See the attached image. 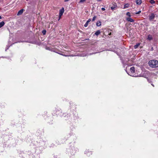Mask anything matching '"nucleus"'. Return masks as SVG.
I'll return each mask as SVG.
<instances>
[{
  "label": "nucleus",
  "instance_id": "nucleus-5",
  "mask_svg": "<svg viewBox=\"0 0 158 158\" xmlns=\"http://www.w3.org/2000/svg\"><path fill=\"white\" fill-rule=\"evenodd\" d=\"M150 74V73L148 71H145L144 73L142 75H139L137 77H143L146 78L147 76Z\"/></svg>",
  "mask_w": 158,
  "mask_h": 158
},
{
  "label": "nucleus",
  "instance_id": "nucleus-35",
  "mask_svg": "<svg viewBox=\"0 0 158 158\" xmlns=\"http://www.w3.org/2000/svg\"><path fill=\"white\" fill-rule=\"evenodd\" d=\"M66 52H70V51H66Z\"/></svg>",
  "mask_w": 158,
  "mask_h": 158
},
{
  "label": "nucleus",
  "instance_id": "nucleus-37",
  "mask_svg": "<svg viewBox=\"0 0 158 158\" xmlns=\"http://www.w3.org/2000/svg\"><path fill=\"white\" fill-rule=\"evenodd\" d=\"M152 85L153 86H154V85L152 84Z\"/></svg>",
  "mask_w": 158,
  "mask_h": 158
},
{
  "label": "nucleus",
  "instance_id": "nucleus-11",
  "mask_svg": "<svg viewBox=\"0 0 158 158\" xmlns=\"http://www.w3.org/2000/svg\"><path fill=\"white\" fill-rule=\"evenodd\" d=\"M24 10L23 9H21L18 12L17 15L19 16L22 15Z\"/></svg>",
  "mask_w": 158,
  "mask_h": 158
},
{
  "label": "nucleus",
  "instance_id": "nucleus-24",
  "mask_svg": "<svg viewBox=\"0 0 158 158\" xmlns=\"http://www.w3.org/2000/svg\"><path fill=\"white\" fill-rule=\"evenodd\" d=\"M126 15L128 16L129 17H130L131 16V14H130V13L129 12H127V13H126Z\"/></svg>",
  "mask_w": 158,
  "mask_h": 158
},
{
  "label": "nucleus",
  "instance_id": "nucleus-26",
  "mask_svg": "<svg viewBox=\"0 0 158 158\" xmlns=\"http://www.w3.org/2000/svg\"><path fill=\"white\" fill-rule=\"evenodd\" d=\"M85 0H81L79 2V3H83V2H85Z\"/></svg>",
  "mask_w": 158,
  "mask_h": 158
},
{
  "label": "nucleus",
  "instance_id": "nucleus-28",
  "mask_svg": "<svg viewBox=\"0 0 158 158\" xmlns=\"http://www.w3.org/2000/svg\"><path fill=\"white\" fill-rule=\"evenodd\" d=\"M96 18V17L95 16H94L92 19V21H94Z\"/></svg>",
  "mask_w": 158,
  "mask_h": 158
},
{
  "label": "nucleus",
  "instance_id": "nucleus-32",
  "mask_svg": "<svg viewBox=\"0 0 158 158\" xmlns=\"http://www.w3.org/2000/svg\"><path fill=\"white\" fill-rule=\"evenodd\" d=\"M69 0H64V2H68V1H69Z\"/></svg>",
  "mask_w": 158,
  "mask_h": 158
},
{
  "label": "nucleus",
  "instance_id": "nucleus-8",
  "mask_svg": "<svg viewBox=\"0 0 158 158\" xmlns=\"http://www.w3.org/2000/svg\"><path fill=\"white\" fill-rule=\"evenodd\" d=\"M64 12V8L62 7L59 10V15H60V16H62Z\"/></svg>",
  "mask_w": 158,
  "mask_h": 158
},
{
  "label": "nucleus",
  "instance_id": "nucleus-33",
  "mask_svg": "<svg viewBox=\"0 0 158 158\" xmlns=\"http://www.w3.org/2000/svg\"><path fill=\"white\" fill-rule=\"evenodd\" d=\"M98 2H100L102 0H96Z\"/></svg>",
  "mask_w": 158,
  "mask_h": 158
},
{
  "label": "nucleus",
  "instance_id": "nucleus-23",
  "mask_svg": "<svg viewBox=\"0 0 158 158\" xmlns=\"http://www.w3.org/2000/svg\"><path fill=\"white\" fill-rule=\"evenodd\" d=\"M46 31L45 30H44L42 31V33L43 34V35H44L46 34Z\"/></svg>",
  "mask_w": 158,
  "mask_h": 158
},
{
  "label": "nucleus",
  "instance_id": "nucleus-20",
  "mask_svg": "<svg viewBox=\"0 0 158 158\" xmlns=\"http://www.w3.org/2000/svg\"><path fill=\"white\" fill-rule=\"evenodd\" d=\"M129 4H126L124 5V7H123V9H125L126 8H127L129 7Z\"/></svg>",
  "mask_w": 158,
  "mask_h": 158
},
{
  "label": "nucleus",
  "instance_id": "nucleus-18",
  "mask_svg": "<svg viewBox=\"0 0 158 158\" xmlns=\"http://www.w3.org/2000/svg\"><path fill=\"white\" fill-rule=\"evenodd\" d=\"M78 55V56H87V55L86 54H81L80 53Z\"/></svg>",
  "mask_w": 158,
  "mask_h": 158
},
{
  "label": "nucleus",
  "instance_id": "nucleus-6",
  "mask_svg": "<svg viewBox=\"0 0 158 158\" xmlns=\"http://www.w3.org/2000/svg\"><path fill=\"white\" fill-rule=\"evenodd\" d=\"M156 15L153 13H151L149 16V19L150 21H153Z\"/></svg>",
  "mask_w": 158,
  "mask_h": 158
},
{
  "label": "nucleus",
  "instance_id": "nucleus-19",
  "mask_svg": "<svg viewBox=\"0 0 158 158\" xmlns=\"http://www.w3.org/2000/svg\"><path fill=\"white\" fill-rule=\"evenodd\" d=\"M127 61L126 62H125V61H124L123 60H122V63L123 64V66H124V67H125V65H127Z\"/></svg>",
  "mask_w": 158,
  "mask_h": 158
},
{
  "label": "nucleus",
  "instance_id": "nucleus-30",
  "mask_svg": "<svg viewBox=\"0 0 158 158\" xmlns=\"http://www.w3.org/2000/svg\"><path fill=\"white\" fill-rule=\"evenodd\" d=\"M101 9H102V10H103V11H104V10H105V9L104 8V7H102V8H101Z\"/></svg>",
  "mask_w": 158,
  "mask_h": 158
},
{
  "label": "nucleus",
  "instance_id": "nucleus-29",
  "mask_svg": "<svg viewBox=\"0 0 158 158\" xmlns=\"http://www.w3.org/2000/svg\"><path fill=\"white\" fill-rule=\"evenodd\" d=\"M91 19H88V20L86 21L87 22L89 23V22H90L91 21Z\"/></svg>",
  "mask_w": 158,
  "mask_h": 158
},
{
  "label": "nucleus",
  "instance_id": "nucleus-36",
  "mask_svg": "<svg viewBox=\"0 0 158 158\" xmlns=\"http://www.w3.org/2000/svg\"><path fill=\"white\" fill-rule=\"evenodd\" d=\"M1 19V16H0V19Z\"/></svg>",
  "mask_w": 158,
  "mask_h": 158
},
{
  "label": "nucleus",
  "instance_id": "nucleus-12",
  "mask_svg": "<svg viewBox=\"0 0 158 158\" xmlns=\"http://www.w3.org/2000/svg\"><path fill=\"white\" fill-rule=\"evenodd\" d=\"M127 20L130 22H133L134 21V20L131 18H128L127 19Z\"/></svg>",
  "mask_w": 158,
  "mask_h": 158
},
{
  "label": "nucleus",
  "instance_id": "nucleus-4",
  "mask_svg": "<svg viewBox=\"0 0 158 158\" xmlns=\"http://www.w3.org/2000/svg\"><path fill=\"white\" fill-rule=\"evenodd\" d=\"M54 114H55L58 117H62L64 114L62 113L60 109L57 108L54 111Z\"/></svg>",
  "mask_w": 158,
  "mask_h": 158
},
{
  "label": "nucleus",
  "instance_id": "nucleus-15",
  "mask_svg": "<svg viewBox=\"0 0 158 158\" xmlns=\"http://www.w3.org/2000/svg\"><path fill=\"white\" fill-rule=\"evenodd\" d=\"M96 25L98 27H99L101 25V23L100 21H98L96 23Z\"/></svg>",
  "mask_w": 158,
  "mask_h": 158
},
{
  "label": "nucleus",
  "instance_id": "nucleus-17",
  "mask_svg": "<svg viewBox=\"0 0 158 158\" xmlns=\"http://www.w3.org/2000/svg\"><path fill=\"white\" fill-rule=\"evenodd\" d=\"M5 24V23L4 21H2L0 23V28H1L3 27Z\"/></svg>",
  "mask_w": 158,
  "mask_h": 158
},
{
  "label": "nucleus",
  "instance_id": "nucleus-2",
  "mask_svg": "<svg viewBox=\"0 0 158 158\" xmlns=\"http://www.w3.org/2000/svg\"><path fill=\"white\" fill-rule=\"evenodd\" d=\"M128 66L126 67L125 69V71L129 75L133 77H137V76L135 75L134 74L135 73V68L134 67H132L130 68V71H128V69H129Z\"/></svg>",
  "mask_w": 158,
  "mask_h": 158
},
{
  "label": "nucleus",
  "instance_id": "nucleus-16",
  "mask_svg": "<svg viewBox=\"0 0 158 158\" xmlns=\"http://www.w3.org/2000/svg\"><path fill=\"white\" fill-rule=\"evenodd\" d=\"M148 40H152L153 38L152 36L151 35H149L148 36V37L147 38Z\"/></svg>",
  "mask_w": 158,
  "mask_h": 158
},
{
  "label": "nucleus",
  "instance_id": "nucleus-7",
  "mask_svg": "<svg viewBox=\"0 0 158 158\" xmlns=\"http://www.w3.org/2000/svg\"><path fill=\"white\" fill-rule=\"evenodd\" d=\"M56 52L60 55H62V56H74L73 55H68V53H66V54H65L64 53V52Z\"/></svg>",
  "mask_w": 158,
  "mask_h": 158
},
{
  "label": "nucleus",
  "instance_id": "nucleus-3",
  "mask_svg": "<svg viewBox=\"0 0 158 158\" xmlns=\"http://www.w3.org/2000/svg\"><path fill=\"white\" fill-rule=\"evenodd\" d=\"M148 64L152 68H156L158 67V61L155 60H151L149 61Z\"/></svg>",
  "mask_w": 158,
  "mask_h": 158
},
{
  "label": "nucleus",
  "instance_id": "nucleus-22",
  "mask_svg": "<svg viewBox=\"0 0 158 158\" xmlns=\"http://www.w3.org/2000/svg\"><path fill=\"white\" fill-rule=\"evenodd\" d=\"M149 2L151 4H154L155 3V2L154 0H149Z\"/></svg>",
  "mask_w": 158,
  "mask_h": 158
},
{
  "label": "nucleus",
  "instance_id": "nucleus-31",
  "mask_svg": "<svg viewBox=\"0 0 158 158\" xmlns=\"http://www.w3.org/2000/svg\"><path fill=\"white\" fill-rule=\"evenodd\" d=\"M61 16H60V15H59V19H58V20H59L61 18Z\"/></svg>",
  "mask_w": 158,
  "mask_h": 158
},
{
  "label": "nucleus",
  "instance_id": "nucleus-34",
  "mask_svg": "<svg viewBox=\"0 0 158 158\" xmlns=\"http://www.w3.org/2000/svg\"><path fill=\"white\" fill-rule=\"evenodd\" d=\"M153 50V47H152V48H151V50Z\"/></svg>",
  "mask_w": 158,
  "mask_h": 158
},
{
  "label": "nucleus",
  "instance_id": "nucleus-10",
  "mask_svg": "<svg viewBox=\"0 0 158 158\" xmlns=\"http://www.w3.org/2000/svg\"><path fill=\"white\" fill-rule=\"evenodd\" d=\"M117 7V5L116 3H114L113 4V6L111 7V9L113 10L116 9V8Z\"/></svg>",
  "mask_w": 158,
  "mask_h": 158
},
{
  "label": "nucleus",
  "instance_id": "nucleus-21",
  "mask_svg": "<svg viewBox=\"0 0 158 158\" xmlns=\"http://www.w3.org/2000/svg\"><path fill=\"white\" fill-rule=\"evenodd\" d=\"M139 44H138L135 45L134 46V48L135 49H136L138 48V47L139 46Z\"/></svg>",
  "mask_w": 158,
  "mask_h": 158
},
{
  "label": "nucleus",
  "instance_id": "nucleus-27",
  "mask_svg": "<svg viewBox=\"0 0 158 158\" xmlns=\"http://www.w3.org/2000/svg\"><path fill=\"white\" fill-rule=\"evenodd\" d=\"M141 11L140 10L138 12L135 13V14H139L141 13Z\"/></svg>",
  "mask_w": 158,
  "mask_h": 158
},
{
  "label": "nucleus",
  "instance_id": "nucleus-25",
  "mask_svg": "<svg viewBox=\"0 0 158 158\" xmlns=\"http://www.w3.org/2000/svg\"><path fill=\"white\" fill-rule=\"evenodd\" d=\"M88 23H89L86 22L85 25H84V27H86L88 25Z\"/></svg>",
  "mask_w": 158,
  "mask_h": 158
},
{
  "label": "nucleus",
  "instance_id": "nucleus-9",
  "mask_svg": "<svg viewBox=\"0 0 158 158\" xmlns=\"http://www.w3.org/2000/svg\"><path fill=\"white\" fill-rule=\"evenodd\" d=\"M85 154H86L87 156H89L92 154V152L89 151L88 150H86L85 152Z\"/></svg>",
  "mask_w": 158,
  "mask_h": 158
},
{
  "label": "nucleus",
  "instance_id": "nucleus-14",
  "mask_svg": "<svg viewBox=\"0 0 158 158\" xmlns=\"http://www.w3.org/2000/svg\"><path fill=\"white\" fill-rule=\"evenodd\" d=\"M141 3H142L141 0H136V3L137 4L139 5H140Z\"/></svg>",
  "mask_w": 158,
  "mask_h": 158
},
{
  "label": "nucleus",
  "instance_id": "nucleus-1",
  "mask_svg": "<svg viewBox=\"0 0 158 158\" xmlns=\"http://www.w3.org/2000/svg\"><path fill=\"white\" fill-rule=\"evenodd\" d=\"M78 149L73 144L71 145L69 148L67 149V154L70 156L73 155L76 153Z\"/></svg>",
  "mask_w": 158,
  "mask_h": 158
},
{
  "label": "nucleus",
  "instance_id": "nucleus-13",
  "mask_svg": "<svg viewBox=\"0 0 158 158\" xmlns=\"http://www.w3.org/2000/svg\"><path fill=\"white\" fill-rule=\"evenodd\" d=\"M100 31L99 30H97L94 33V35L98 36V35H99L100 34Z\"/></svg>",
  "mask_w": 158,
  "mask_h": 158
}]
</instances>
